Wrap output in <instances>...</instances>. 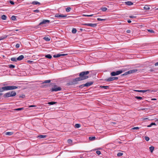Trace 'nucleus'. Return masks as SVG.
<instances>
[{
    "label": "nucleus",
    "mask_w": 158,
    "mask_h": 158,
    "mask_svg": "<svg viewBox=\"0 0 158 158\" xmlns=\"http://www.w3.org/2000/svg\"><path fill=\"white\" fill-rule=\"evenodd\" d=\"M89 73V71L82 72L80 73L79 76L80 78L82 80H83L89 77L88 76H87V75Z\"/></svg>",
    "instance_id": "1"
},
{
    "label": "nucleus",
    "mask_w": 158,
    "mask_h": 158,
    "mask_svg": "<svg viewBox=\"0 0 158 158\" xmlns=\"http://www.w3.org/2000/svg\"><path fill=\"white\" fill-rule=\"evenodd\" d=\"M138 71V70L137 69H134L131 70H129L127 72H125L124 74L122 75H126L128 74L131 73H135L137 72Z\"/></svg>",
    "instance_id": "2"
},
{
    "label": "nucleus",
    "mask_w": 158,
    "mask_h": 158,
    "mask_svg": "<svg viewBox=\"0 0 158 158\" xmlns=\"http://www.w3.org/2000/svg\"><path fill=\"white\" fill-rule=\"evenodd\" d=\"M122 72L123 71L121 70L117 71L116 72H112L110 73V75L111 76H115L122 73Z\"/></svg>",
    "instance_id": "3"
},
{
    "label": "nucleus",
    "mask_w": 158,
    "mask_h": 158,
    "mask_svg": "<svg viewBox=\"0 0 158 158\" xmlns=\"http://www.w3.org/2000/svg\"><path fill=\"white\" fill-rule=\"evenodd\" d=\"M61 90V88L60 87L55 85L54 86V87L52 89L51 91H60Z\"/></svg>",
    "instance_id": "4"
},
{
    "label": "nucleus",
    "mask_w": 158,
    "mask_h": 158,
    "mask_svg": "<svg viewBox=\"0 0 158 158\" xmlns=\"http://www.w3.org/2000/svg\"><path fill=\"white\" fill-rule=\"evenodd\" d=\"M81 79L80 78V77H77L75 79H73V81L72 82V84H77V82L78 81H82Z\"/></svg>",
    "instance_id": "5"
},
{
    "label": "nucleus",
    "mask_w": 158,
    "mask_h": 158,
    "mask_svg": "<svg viewBox=\"0 0 158 158\" xmlns=\"http://www.w3.org/2000/svg\"><path fill=\"white\" fill-rule=\"evenodd\" d=\"M83 25H84L88 26L93 27H96L97 25L96 23H84L83 24Z\"/></svg>",
    "instance_id": "6"
},
{
    "label": "nucleus",
    "mask_w": 158,
    "mask_h": 158,
    "mask_svg": "<svg viewBox=\"0 0 158 158\" xmlns=\"http://www.w3.org/2000/svg\"><path fill=\"white\" fill-rule=\"evenodd\" d=\"M55 16L57 18H65L67 17L66 15H64L62 14H56L55 15Z\"/></svg>",
    "instance_id": "7"
},
{
    "label": "nucleus",
    "mask_w": 158,
    "mask_h": 158,
    "mask_svg": "<svg viewBox=\"0 0 158 158\" xmlns=\"http://www.w3.org/2000/svg\"><path fill=\"white\" fill-rule=\"evenodd\" d=\"M50 20H43V21L41 22L39 24V25H40L42 24H45L47 23H49Z\"/></svg>",
    "instance_id": "8"
},
{
    "label": "nucleus",
    "mask_w": 158,
    "mask_h": 158,
    "mask_svg": "<svg viewBox=\"0 0 158 158\" xmlns=\"http://www.w3.org/2000/svg\"><path fill=\"white\" fill-rule=\"evenodd\" d=\"M67 55V54H57L56 55H54L53 56V57L54 58L58 57L61 56H64Z\"/></svg>",
    "instance_id": "9"
},
{
    "label": "nucleus",
    "mask_w": 158,
    "mask_h": 158,
    "mask_svg": "<svg viewBox=\"0 0 158 158\" xmlns=\"http://www.w3.org/2000/svg\"><path fill=\"white\" fill-rule=\"evenodd\" d=\"M10 92L5 94L3 96L4 98H8L11 97Z\"/></svg>",
    "instance_id": "10"
},
{
    "label": "nucleus",
    "mask_w": 158,
    "mask_h": 158,
    "mask_svg": "<svg viewBox=\"0 0 158 158\" xmlns=\"http://www.w3.org/2000/svg\"><path fill=\"white\" fill-rule=\"evenodd\" d=\"M93 84V82L92 81H90L89 82H88L85 83V84H84L85 86L86 87H88L90 85H92Z\"/></svg>",
    "instance_id": "11"
},
{
    "label": "nucleus",
    "mask_w": 158,
    "mask_h": 158,
    "mask_svg": "<svg viewBox=\"0 0 158 158\" xmlns=\"http://www.w3.org/2000/svg\"><path fill=\"white\" fill-rule=\"evenodd\" d=\"M8 86L9 90L15 89L18 88V87L16 86Z\"/></svg>",
    "instance_id": "12"
},
{
    "label": "nucleus",
    "mask_w": 158,
    "mask_h": 158,
    "mask_svg": "<svg viewBox=\"0 0 158 158\" xmlns=\"http://www.w3.org/2000/svg\"><path fill=\"white\" fill-rule=\"evenodd\" d=\"M2 92L4 91L9 90L8 86L3 87L2 88Z\"/></svg>",
    "instance_id": "13"
},
{
    "label": "nucleus",
    "mask_w": 158,
    "mask_h": 158,
    "mask_svg": "<svg viewBox=\"0 0 158 158\" xmlns=\"http://www.w3.org/2000/svg\"><path fill=\"white\" fill-rule=\"evenodd\" d=\"M125 3L126 5L128 6H131L133 5V3L131 1L126 2H125Z\"/></svg>",
    "instance_id": "14"
},
{
    "label": "nucleus",
    "mask_w": 158,
    "mask_h": 158,
    "mask_svg": "<svg viewBox=\"0 0 158 158\" xmlns=\"http://www.w3.org/2000/svg\"><path fill=\"white\" fill-rule=\"evenodd\" d=\"M24 58V56L23 55H21L19 56L17 58L18 60H22Z\"/></svg>",
    "instance_id": "15"
},
{
    "label": "nucleus",
    "mask_w": 158,
    "mask_h": 158,
    "mask_svg": "<svg viewBox=\"0 0 158 158\" xmlns=\"http://www.w3.org/2000/svg\"><path fill=\"white\" fill-rule=\"evenodd\" d=\"M143 9L145 10H150V8L148 5H145L143 7Z\"/></svg>",
    "instance_id": "16"
},
{
    "label": "nucleus",
    "mask_w": 158,
    "mask_h": 158,
    "mask_svg": "<svg viewBox=\"0 0 158 158\" xmlns=\"http://www.w3.org/2000/svg\"><path fill=\"white\" fill-rule=\"evenodd\" d=\"M10 92L11 94V97L15 96L16 94V93L14 91H12Z\"/></svg>",
    "instance_id": "17"
},
{
    "label": "nucleus",
    "mask_w": 158,
    "mask_h": 158,
    "mask_svg": "<svg viewBox=\"0 0 158 158\" xmlns=\"http://www.w3.org/2000/svg\"><path fill=\"white\" fill-rule=\"evenodd\" d=\"M13 134V132H7L5 133L6 135H11Z\"/></svg>",
    "instance_id": "18"
},
{
    "label": "nucleus",
    "mask_w": 158,
    "mask_h": 158,
    "mask_svg": "<svg viewBox=\"0 0 158 158\" xmlns=\"http://www.w3.org/2000/svg\"><path fill=\"white\" fill-rule=\"evenodd\" d=\"M113 78L112 77H110L105 80L106 81H113Z\"/></svg>",
    "instance_id": "19"
},
{
    "label": "nucleus",
    "mask_w": 158,
    "mask_h": 158,
    "mask_svg": "<svg viewBox=\"0 0 158 158\" xmlns=\"http://www.w3.org/2000/svg\"><path fill=\"white\" fill-rule=\"evenodd\" d=\"M32 4L34 5H36L37 4H40V3L37 1H33L32 2Z\"/></svg>",
    "instance_id": "20"
},
{
    "label": "nucleus",
    "mask_w": 158,
    "mask_h": 158,
    "mask_svg": "<svg viewBox=\"0 0 158 158\" xmlns=\"http://www.w3.org/2000/svg\"><path fill=\"white\" fill-rule=\"evenodd\" d=\"M43 39L45 40L48 41H49L50 40V38L48 37H45L43 38Z\"/></svg>",
    "instance_id": "21"
},
{
    "label": "nucleus",
    "mask_w": 158,
    "mask_h": 158,
    "mask_svg": "<svg viewBox=\"0 0 158 158\" xmlns=\"http://www.w3.org/2000/svg\"><path fill=\"white\" fill-rule=\"evenodd\" d=\"M45 57L48 58L50 59L52 58V56L50 54L46 55L45 56Z\"/></svg>",
    "instance_id": "22"
},
{
    "label": "nucleus",
    "mask_w": 158,
    "mask_h": 158,
    "mask_svg": "<svg viewBox=\"0 0 158 158\" xmlns=\"http://www.w3.org/2000/svg\"><path fill=\"white\" fill-rule=\"evenodd\" d=\"M47 136L46 135H40L38 136V137L39 138H45Z\"/></svg>",
    "instance_id": "23"
},
{
    "label": "nucleus",
    "mask_w": 158,
    "mask_h": 158,
    "mask_svg": "<svg viewBox=\"0 0 158 158\" xmlns=\"http://www.w3.org/2000/svg\"><path fill=\"white\" fill-rule=\"evenodd\" d=\"M95 137L94 136H91L89 137V139L90 140L92 141L95 140Z\"/></svg>",
    "instance_id": "24"
},
{
    "label": "nucleus",
    "mask_w": 158,
    "mask_h": 158,
    "mask_svg": "<svg viewBox=\"0 0 158 158\" xmlns=\"http://www.w3.org/2000/svg\"><path fill=\"white\" fill-rule=\"evenodd\" d=\"M154 149V148L153 146H151L150 147V150L151 153L152 152Z\"/></svg>",
    "instance_id": "25"
},
{
    "label": "nucleus",
    "mask_w": 158,
    "mask_h": 158,
    "mask_svg": "<svg viewBox=\"0 0 158 158\" xmlns=\"http://www.w3.org/2000/svg\"><path fill=\"white\" fill-rule=\"evenodd\" d=\"M10 60L13 61H16L17 60V58L15 57H12L11 58Z\"/></svg>",
    "instance_id": "26"
},
{
    "label": "nucleus",
    "mask_w": 158,
    "mask_h": 158,
    "mask_svg": "<svg viewBox=\"0 0 158 158\" xmlns=\"http://www.w3.org/2000/svg\"><path fill=\"white\" fill-rule=\"evenodd\" d=\"M6 18H7L6 16V15H3L1 17L2 19L4 20H6Z\"/></svg>",
    "instance_id": "27"
},
{
    "label": "nucleus",
    "mask_w": 158,
    "mask_h": 158,
    "mask_svg": "<svg viewBox=\"0 0 158 158\" xmlns=\"http://www.w3.org/2000/svg\"><path fill=\"white\" fill-rule=\"evenodd\" d=\"M101 10L103 11H105L107 10V8L105 7H102L101 8Z\"/></svg>",
    "instance_id": "28"
},
{
    "label": "nucleus",
    "mask_w": 158,
    "mask_h": 158,
    "mask_svg": "<svg viewBox=\"0 0 158 158\" xmlns=\"http://www.w3.org/2000/svg\"><path fill=\"white\" fill-rule=\"evenodd\" d=\"M81 127V125L77 123L75 124V127L76 128H78Z\"/></svg>",
    "instance_id": "29"
},
{
    "label": "nucleus",
    "mask_w": 158,
    "mask_h": 158,
    "mask_svg": "<svg viewBox=\"0 0 158 158\" xmlns=\"http://www.w3.org/2000/svg\"><path fill=\"white\" fill-rule=\"evenodd\" d=\"M56 103L57 102H49L48 103V104L49 105H53V104H54Z\"/></svg>",
    "instance_id": "30"
},
{
    "label": "nucleus",
    "mask_w": 158,
    "mask_h": 158,
    "mask_svg": "<svg viewBox=\"0 0 158 158\" xmlns=\"http://www.w3.org/2000/svg\"><path fill=\"white\" fill-rule=\"evenodd\" d=\"M135 98L137 99H139L140 100H141L143 99V98L142 97H139V96H135Z\"/></svg>",
    "instance_id": "31"
},
{
    "label": "nucleus",
    "mask_w": 158,
    "mask_h": 158,
    "mask_svg": "<svg viewBox=\"0 0 158 158\" xmlns=\"http://www.w3.org/2000/svg\"><path fill=\"white\" fill-rule=\"evenodd\" d=\"M72 33H73V34L77 32V30H76V29H75V28H73L72 29Z\"/></svg>",
    "instance_id": "32"
},
{
    "label": "nucleus",
    "mask_w": 158,
    "mask_h": 158,
    "mask_svg": "<svg viewBox=\"0 0 158 158\" xmlns=\"http://www.w3.org/2000/svg\"><path fill=\"white\" fill-rule=\"evenodd\" d=\"M8 65L9 68L10 69L14 68L15 67V66L13 65L10 64L9 65Z\"/></svg>",
    "instance_id": "33"
},
{
    "label": "nucleus",
    "mask_w": 158,
    "mask_h": 158,
    "mask_svg": "<svg viewBox=\"0 0 158 158\" xmlns=\"http://www.w3.org/2000/svg\"><path fill=\"white\" fill-rule=\"evenodd\" d=\"M11 19L12 20L15 21L16 19V17L15 16L13 15L11 17Z\"/></svg>",
    "instance_id": "34"
},
{
    "label": "nucleus",
    "mask_w": 158,
    "mask_h": 158,
    "mask_svg": "<svg viewBox=\"0 0 158 158\" xmlns=\"http://www.w3.org/2000/svg\"><path fill=\"white\" fill-rule=\"evenodd\" d=\"M153 125H156V123H152L151 124H150L148 126V127H151Z\"/></svg>",
    "instance_id": "35"
},
{
    "label": "nucleus",
    "mask_w": 158,
    "mask_h": 158,
    "mask_svg": "<svg viewBox=\"0 0 158 158\" xmlns=\"http://www.w3.org/2000/svg\"><path fill=\"white\" fill-rule=\"evenodd\" d=\"M71 8L70 7H68L66 9V11L67 12H69L70 11Z\"/></svg>",
    "instance_id": "36"
},
{
    "label": "nucleus",
    "mask_w": 158,
    "mask_h": 158,
    "mask_svg": "<svg viewBox=\"0 0 158 158\" xmlns=\"http://www.w3.org/2000/svg\"><path fill=\"white\" fill-rule=\"evenodd\" d=\"M97 20L98 21H105L106 20L105 19H101L100 18H98L97 19Z\"/></svg>",
    "instance_id": "37"
},
{
    "label": "nucleus",
    "mask_w": 158,
    "mask_h": 158,
    "mask_svg": "<svg viewBox=\"0 0 158 158\" xmlns=\"http://www.w3.org/2000/svg\"><path fill=\"white\" fill-rule=\"evenodd\" d=\"M24 109L23 108H18L15 109V110L17 111L21 110Z\"/></svg>",
    "instance_id": "38"
},
{
    "label": "nucleus",
    "mask_w": 158,
    "mask_h": 158,
    "mask_svg": "<svg viewBox=\"0 0 158 158\" xmlns=\"http://www.w3.org/2000/svg\"><path fill=\"white\" fill-rule=\"evenodd\" d=\"M101 87L103 88H104V89H106L109 88V86H101Z\"/></svg>",
    "instance_id": "39"
},
{
    "label": "nucleus",
    "mask_w": 158,
    "mask_h": 158,
    "mask_svg": "<svg viewBox=\"0 0 158 158\" xmlns=\"http://www.w3.org/2000/svg\"><path fill=\"white\" fill-rule=\"evenodd\" d=\"M123 153L119 152L117 154V155L118 156H122L123 155Z\"/></svg>",
    "instance_id": "40"
},
{
    "label": "nucleus",
    "mask_w": 158,
    "mask_h": 158,
    "mask_svg": "<svg viewBox=\"0 0 158 158\" xmlns=\"http://www.w3.org/2000/svg\"><path fill=\"white\" fill-rule=\"evenodd\" d=\"M68 142L69 144H71L72 143V140L71 139H69L68 140Z\"/></svg>",
    "instance_id": "41"
},
{
    "label": "nucleus",
    "mask_w": 158,
    "mask_h": 158,
    "mask_svg": "<svg viewBox=\"0 0 158 158\" xmlns=\"http://www.w3.org/2000/svg\"><path fill=\"white\" fill-rule=\"evenodd\" d=\"M51 82L50 80H45L44 82V83H49Z\"/></svg>",
    "instance_id": "42"
},
{
    "label": "nucleus",
    "mask_w": 158,
    "mask_h": 158,
    "mask_svg": "<svg viewBox=\"0 0 158 158\" xmlns=\"http://www.w3.org/2000/svg\"><path fill=\"white\" fill-rule=\"evenodd\" d=\"M145 139L147 141H148L149 140V138L147 136L145 137Z\"/></svg>",
    "instance_id": "43"
},
{
    "label": "nucleus",
    "mask_w": 158,
    "mask_h": 158,
    "mask_svg": "<svg viewBox=\"0 0 158 158\" xmlns=\"http://www.w3.org/2000/svg\"><path fill=\"white\" fill-rule=\"evenodd\" d=\"M7 36H4V37H0V40H3V39H5L7 37Z\"/></svg>",
    "instance_id": "44"
},
{
    "label": "nucleus",
    "mask_w": 158,
    "mask_h": 158,
    "mask_svg": "<svg viewBox=\"0 0 158 158\" xmlns=\"http://www.w3.org/2000/svg\"><path fill=\"white\" fill-rule=\"evenodd\" d=\"M147 91H149V90H140V92L145 93Z\"/></svg>",
    "instance_id": "45"
},
{
    "label": "nucleus",
    "mask_w": 158,
    "mask_h": 158,
    "mask_svg": "<svg viewBox=\"0 0 158 158\" xmlns=\"http://www.w3.org/2000/svg\"><path fill=\"white\" fill-rule=\"evenodd\" d=\"M93 15H83V16H86V17H91L93 16Z\"/></svg>",
    "instance_id": "46"
},
{
    "label": "nucleus",
    "mask_w": 158,
    "mask_h": 158,
    "mask_svg": "<svg viewBox=\"0 0 158 158\" xmlns=\"http://www.w3.org/2000/svg\"><path fill=\"white\" fill-rule=\"evenodd\" d=\"M96 153H97V154L98 155H99L101 154V152L100 151H96Z\"/></svg>",
    "instance_id": "47"
},
{
    "label": "nucleus",
    "mask_w": 158,
    "mask_h": 158,
    "mask_svg": "<svg viewBox=\"0 0 158 158\" xmlns=\"http://www.w3.org/2000/svg\"><path fill=\"white\" fill-rule=\"evenodd\" d=\"M139 129V127H133V128H132V129H133V130H138V129Z\"/></svg>",
    "instance_id": "48"
},
{
    "label": "nucleus",
    "mask_w": 158,
    "mask_h": 158,
    "mask_svg": "<svg viewBox=\"0 0 158 158\" xmlns=\"http://www.w3.org/2000/svg\"><path fill=\"white\" fill-rule=\"evenodd\" d=\"M20 47V45L19 44H17L16 45V47L17 48H18L19 47Z\"/></svg>",
    "instance_id": "49"
},
{
    "label": "nucleus",
    "mask_w": 158,
    "mask_h": 158,
    "mask_svg": "<svg viewBox=\"0 0 158 158\" xmlns=\"http://www.w3.org/2000/svg\"><path fill=\"white\" fill-rule=\"evenodd\" d=\"M112 77L113 78V80H117L118 79V78L117 77Z\"/></svg>",
    "instance_id": "50"
},
{
    "label": "nucleus",
    "mask_w": 158,
    "mask_h": 158,
    "mask_svg": "<svg viewBox=\"0 0 158 158\" xmlns=\"http://www.w3.org/2000/svg\"><path fill=\"white\" fill-rule=\"evenodd\" d=\"M136 16H129V18H136Z\"/></svg>",
    "instance_id": "51"
},
{
    "label": "nucleus",
    "mask_w": 158,
    "mask_h": 158,
    "mask_svg": "<svg viewBox=\"0 0 158 158\" xmlns=\"http://www.w3.org/2000/svg\"><path fill=\"white\" fill-rule=\"evenodd\" d=\"M10 2L12 5L14 4V2L12 1H11V0L10 1Z\"/></svg>",
    "instance_id": "52"
},
{
    "label": "nucleus",
    "mask_w": 158,
    "mask_h": 158,
    "mask_svg": "<svg viewBox=\"0 0 158 158\" xmlns=\"http://www.w3.org/2000/svg\"><path fill=\"white\" fill-rule=\"evenodd\" d=\"M148 31L150 32H151V33H153L154 32V31L153 30H148Z\"/></svg>",
    "instance_id": "53"
},
{
    "label": "nucleus",
    "mask_w": 158,
    "mask_h": 158,
    "mask_svg": "<svg viewBox=\"0 0 158 158\" xmlns=\"http://www.w3.org/2000/svg\"><path fill=\"white\" fill-rule=\"evenodd\" d=\"M34 12H35L38 13L39 12V10H34Z\"/></svg>",
    "instance_id": "54"
},
{
    "label": "nucleus",
    "mask_w": 158,
    "mask_h": 158,
    "mask_svg": "<svg viewBox=\"0 0 158 158\" xmlns=\"http://www.w3.org/2000/svg\"><path fill=\"white\" fill-rule=\"evenodd\" d=\"M84 87H85L84 84L82 85L79 86L80 88H83Z\"/></svg>",
    "instance_id": "55"
},
{
    "label": "nucleus",
    "mask_w": 158,
    "mask_h": 158,
    "mask_svg": "<svg viewBox=\"0 0 158 158\" xmlns=\"http://www.w3.org/2000/svg\"><path fill=\"white\" fill-rule=\"evenodd\" d=\"M126 32L127 33H130L131 32V30H127V31Z\"/></svg>",
    "instance_id": "56"
},
{
    "label": "nucleus",
    "mask_w": 158,
    "mask_h": 158,
    "mask_svg": "<svg viewBox=\"0 0 158 158\" xmlns=\"http://www.w3.org/2000/svg\"><path fill=\"white\" fill-rule=\"evenodd\" d=\"M36 106L35 105H30L29 106V107H35Z\"/></svg>",
    "instance_id": "57"
},
{
    "label": "nucleus",
    "mask_w": 158,
    "mask_h": 158,
    "mask_svg": "<svg viewBox=\"0 0 158 158\" xmlns=\"http://www.w3.org/2000/svg\"><path fill=\"white\" fill-rule=\"evenodd\" d=\"M134 90L137 92H140V90Z\"/></svg>",
    "instance_id": "58"
},
{
    "label": "nucleus",
    "mask_w": 158,
    "mask_h": 158,
    "mask_svg": "<svg viewBox=\"0 0 158 158\" xmlns=\"http://www.w3.org/2000/svg\"><path fill=\"white\" fill-rule=\"evenodd\" d=\"M155 66H158V62H157L155 64Z\"/></svg>",
    "instance_id": "59"
},
{
    "label": "nucleus",
    "mask_w": 158,
    "mask_h": 158,
    "mask_svg": "<svg viewBox=\"0 0 158 158\" xmlns=\"http://www.w3.org/2000/svg\"><path fill=\"white\" fill-rule=\"evenodd\" d=\"M149 72H153L154 71V70L153 69H150V70H149Z\"/></svg>",
    "instance_id": "60"
},
{
    "label": "nucleus",
    "mask_w": 158,
    "mask_h": 158,
    "mask_svg": "<svg viewBox=\"0 0 158 158\" xmlns=\"http://www.w3.org/2000/svg\"><path fill=\"white\" fill-rule=\"evenodd\" d=\"M127 22L128 23H131V21L130 20H127Z\"/></svg>",
    "instance_id": "61"
},
{
    "label": "nucleus",
    "mask_w": 158,
    "mask_h": 158,
    "mask_svg": "<svg viewBox=\"0 0 158 158\" xmlns=\"http://www.w3.org/2000/svg\"><path fill=\"white\" fill-rule=\"evenodd\" d=\"M145 109H146L145 108H142V109H140V110H145Z\"/></svg>",
    "instance_id": "62"
},
{
    "label": "nucleus",
    "mask_w": 158,
    "mask_h": 158,
    "mask_svg": "<svg viewBox=\"0 0 158 158\" xmlns=\"http://www.w3.org/2000/svg\"><path fill=\"white\" fill-rule=\"evenodd\" d=\"M147 119H148V118H143V120H146Z\"/></svg>",
    "instance_id": "63"
},
{
    "label": "nucleus",
    "mask_w": 158,
    "mask_h": 158,
    "mask_svg": "<svg viewBox=\"0 0 158 158\" xmlns=\"http://www.w3.org/2000/svg\"><path fill=\"white\" fill-rule=\"evenodd\" d=\"M0 92H2V88H0Z\"/></svg>",
    "instance_id": "64"
}]
</instances>
